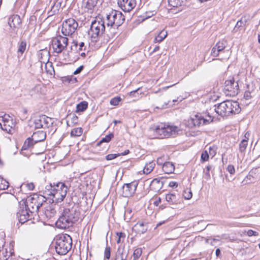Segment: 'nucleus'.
<instances>
[{"instance_id":"f257e3e1","label":"nucleus","mask_w":260,"mask_h":260,"mask_svg":"<svg viewBox=\"0 0 260 260\" xmlns=\"http://www.w3.org/2000/svg\"><path fill=\"white\" fill-rule=\"evenodd\" d=\"M63 208L60 215L56 221V226L62 229L72 226L78 220L79 216L76 206L68 204Z\"/></svg>"},{"instance_id":"f03ea898","label":"nucleus","mask_w":260,"mask_h":260,"mask_svg":"<svg viewBox=\"0 0 260 260\" xmlns=\"http://www.w3.org/2000/svg\"><path fill=\"white\" fill-rule=\"evenodd\" d=\"M68 188L62 182H58L52 186L48 185L45 187L44 193L52 197L53 202L58 203L61 202L66 197Z\"/></svg>"},{"instance_id":"7ed1b4c3","label":"nucleus","mask_w":260,"mask_h":260,"mask_svg":"<svg viewBox=\"0 0 260 260\" xmlns=\"http://www.w3.org/2000/svg\"><path fill=\"white\" fill-rule=\"evenodd\" d=\"M215 112L222 117L228 116L231 114L240 112V108L238 103L233 101H225L220 103L214 108Z\"/></svg>"},{"instance_id":"20e7f679","label":"nucleus","mask_w":260,"mask_h":260,"mask_svg":"<svg viewBox=\"0 0 260 260\" xmlns=\"http://www.w3.org/2000/svg\"><path fill=\"white\" fill-rule=\"evenodd\" d=\"M72 246V239L68 235H61L56 238L55 248L56 252L60 255H64L71 250Z\"/></svg>"},{"instance_id":"39448f33","label":"nucleus","mask_w":260,"mask_h":260,"mask_svg":"<svg viewBox=\"0 0 260 260\" xmlns=\"http://www.w3.org/2000/svg\"><path fill=\"white\" fill-rule=\"evenodd\" d=\"M105 30V21L100 17H96L95 20L92 22L89 35L92 41L96 42L100 36L102 35Z\"/></svg>"},{"instance_id":"423d86ee","label":"nucleus","mask_w":260,"mask_h":260,"mask_svg":"<svg viewBox=\"0 0 260 260\" xmlns=\"http://www.w3.org/2000/svg\"><path fill=\"white\" fill-rule=\"evenodd\" d=\"M106 20L108 26L118 27L123 23L125 17L121 12L112 10L109 14H107Z\"/></svg>"},{"instance_id":"0eeeda50","label":"nucleus","mask_w":260,"mask_h":260,"mask_svg":"<svg viewBox=\"0 0 260 260\" xmlns=\"http://www.w3.org/2000/svg\"><path fill=\"white\" fill-rule=\"evenodd\" d=\"M154 130L156 134L163 138L169 137L176 135L179 131V129L176 126L160 123L155 126Z\"/></svg>"},{"instance_id":"6e6552de","label":"nucleus","mask_w":260,"mask_h":260,"mask_svg":"<svg viewBox=\"0 0 260 260\" xmlns=\"http://www.w3.org/2000/svg\"><path fill=\"white\" fill-rule=\"evenodd\" d=\"M45 202V198L44 196L36 194L28 199L25 204L28 210L32 213L37 212Z\"/></svg>"},{"instance_id":"1a4fd4ad","label":"nucleus","mask_w":260,"mask_h":260,"mask_svg":"<svg viewBox=\"0 0 260 260\" xmlns=\"http://www.w3.org/2000/svg\"><path fill=\"white\" fill-rule=\"evenodd\" d=\"M46 136V133L43 131L34 133L31 138H28L24 142L22 149L26 150L31 148L35 143L44 141Z\"/></svg>"},{"instance_id":"9d476101","label":"nucleus","mask_w":260,"mask_h":260,"mask_svg":"<svg viewBox=\"0 0 260 260\" xmlns=\"http://www.w3.org/2000/svg\"><path fill=\"white\" fill-rule=\"evenodd\" d=\"M68 39L60 35L57 36L52 39V45L54 52L60 53L67 46Z\"/></svg>"},{"instance_id":"9b49d317","label":"nucleus","mask_w":260,"mask_h":260,"mask_svg":"<svg viewBox=\"0 0 260 260\" xmlns=\"http://www.w3.org/2000/svg\"><path fill=\"white\" fill-rule=\"evenodd\" d=\"M212 121L213 118L210 115H208V117L205 118L200 115H196L188 120L187 125L189 127H193L209 124Z\"/></svg>"},{"instance_id":"f8f14e48","label":"nucleus","mask_w":260,"mask_h":260,"mask_svg":"<svg viewBox=\"0 0 260 260\" xmlns=\"http://www.w3.org/2000/svg\"><path fill=\"white\" fill-rule=\"evenodd\" d=\"M78 23L73 18H69L63 22L61 27V32L68 36L72 35L78 27Z\"/></svg>"},{"instance_id":"ddd939ff","label":"nucleus","mask_w":260,"mask_h":260,"mask_svg":"<svg viewBox=\"0 0 260 260\" xmlns=\"http://www.w3.org/2000/svg\"><path fill=\"white\" fill-rule=\"evenodd\" d=\"M224 89L225 93L231 96H234L238 93L239 88L238 81L231 78L225 81Z\"/></svg>"},{"instance_id":"4468645a","label":"nucleus","mask_w":260,"mask_h":260,"mask_svg":"<svg viewBox=\"0 0 260 260\" xmlns=\"http://www.w3.org/2000/svg\"><path fill=\"white\" fill-rule=\"evenodd\" d=\"M15 123L13 119L8 115L0 116V127L8 133H11L14 130Z\"/></svg>"},{"instance_id":"2eb2a0df","label":"nucleus","mask_w":260,"mask_h":260,"mask_svg":"<svg viewBox=\"0 0 260 260\" xmlns=\"http://www.w3.org/2000/svg\"><path fill=\"white\" fill-rule=\"evenodd\" d=\"M34 126L36 128H46L51 127L53 124V119L45 115L36 117L34 120Z\"/></svg>"},{"instance_id":"dca6fc26","label":"nucleus","mask_w":260,"mask_h":260,"mask_svg":"<svg viewBox=\"0 0 260 260\" xmlns=\"http://www.w3.org/2000/svg\"><path fill=\"white\" fill-rule=\"evenodd\" d=\"M30 213H31L26 207L25 203L23 202L20 204L17 213L19 221L21 223H24L28 221L30 217Z\"/></svg>"},{"instance_id":"f3484780","label":"nucleus","mask_w":260,"mask_h":260,"mask_svg":"<svg viewBox=\"0 0 260 260\" xmlns=\"http://www.w3.org/2000/svg\"><path fill=\"white\" fill-rule=\"evenodd\" d=\"M138 182L137 181H133L129 183L125 184L122 188V194L124 197H131L135 192Z\"/></svg>"},{"instance_id":"a211bd4d","label":"nucleus","mask_w":260,"mask_h":260,"mask_svg":"<svg viewBox=\"0 0 260 260\" xmlns=\"http://www.w3.org/2000/svg\"><path fill=\"white\" fill-rule=\"evenodd\" d=\"M118 4L121 9L125 12H129L136 6V0H118Z\"/></svg>"},{"instance_id":"6ab92c4d","label":"nucleus","mask_w":260,"mask_h":260,"mask_svg":"<svg viewBox=\"0 0 260 260\" xmlns=\"http://www.w3.org/2000/svg\"><path fill=\"white\" fill-rule=\"evenodd\" d=\"M228 45V42L225 40L219 41L216 45L213 47L211 51L212 55L214 56H217L219 53L222 52Z\"/></svg>"},{"instance_id":"aec40b11","label":"nucleus","mask_w":260,"mask_h":260,"mask_svg":"<svg viewBox=\"0 0 260 260\" xmlns=\"http://www.w3.org/2000/svg\"><path fill=\"white\" fill-rule=\"evenodd\" d=\"M21 23V19L20 16L18 15H13L11 16L8 20V24L11 28L19 27Z\"/></svg>"},{"instance_id":"412c9836","label":"nucleus","mask_w":260,"mask_h":260,"mask_svg":"<svg viewBox=\"0 0 260 260\" xmlns=\"http://www.w3.org/2000/svg\"><path fill=\"white\" fill-rule=\"evenodd\" d=\"M56 210L54 205L52 204L47 205L45 207L44 211L45 216L49 219L53 217L56 214Z\"/></svg>"},{"instance_id":"4be33fe9","label":"nucleus","mask_w":260,"mask_h":260,"mask_svg":"<svg viewBox=\"0 0 260 260\" xmlns=\"http://www.w3.org/2000/svg\"><path fill=\"white\" fill-rule=\"evenodd\" d=\"M133 230L138 234H144L147 230V225L143 222H138L134 226Z\"/></svg>"},{"instance_id":"5701e85b","label":"nucleus","mask_w":260,"mask_h":260,"mask_svg":"<svg viewBox=\"0 0 260 260\" xmlns=\"http://www.w3.org/2000/svg\"><path fill=\"white\" fill-rule=\"evenodd\" d=\"M249 134L247 132L244 135V139H243L239 144V150L240 152L244 153L245 151L247 146L248 141L249 140Z\"/></svg>"},{"instance_id":"b1692460","label":"nucleus","mask_w":260,"mask_h":260,"mask_svg":"<svg viewBox=\"0 0 260 260\" xmlns=\"http://www.w3.org/2000/svg\"><path fill=\"white\" fill-rule=\"evenodd\" d=\"M163 183L157 178L154 179L150 184V188L151 190H154L155 192H157L162 187Z\"/></svg>"},{"instance_id":"393cba45","label":"nucleus","mask_w":260,"mask_h":260,"mask_svg":"<svg viewBox=\"0 0 260 260\" xmlns=\"http://www.w3.org/2000/svg\"><path fill=\"white\" fill-rule=\"evenodd\" d=\"M162 170L167 174H170L174 172L175 170V166L172 162H165L162 166Z\"/></svg>"},{"instance_id":"a878e982","label":"nucleus","mask_w":260,"mask_h":260,"mask_svg":"<svg viewBox=\"0 0 260 260\" xmlns=\"http://www.w3.org/2000/svg\"><path fill=\"white\" fill-rule=\"evenodd\" d=\"M166 200L170 205L177 204L178 202V197L173 193H169L166 196Z\"/></svg>"},{"instance_id":"bb28decb","label":"nucleus","mask_w":260,"mask_h":260,"mask_svg":"<svg viewBox=\"0 0 260 260\" xmlns=\"http://www.w3.org/2000/svg\"><path fill=\"white\" fill-rule=\"evenodd\" d=\"M247 22V19L246 17H242L239 20H238L235 26L234 30L237 31L239 29H241L242 27H244Z\"/></svg>"},{"instance_id":"cd10ccee","label":"nucleus","mask_w":260,"mask_h":260,"mask_svg":"<svg viewBox=\"0 0 260 260\" xmlns=\"http://www.w3.org/2000/svg\"><path fill=\"white\" fill-rule=\"evenodd\" d=\"M98 0H83L82 4L88 10L92 9L96 4Z\"/></svg>"},{"instance_id":"c85d7f7f","label":"nucleus","mask_w":260,"mask_h":260,"mask_svg":"<svg viewBox=\"0 0 260 260\" xmlns=\"http://www.w3.org/2000/svg\"><path fill=\"white\" fill-rule=\"evenodd\" d=\"M61 6V0H56L52 6L50 13L51 15L55 14L59 11Z\"/></svg>"},{"instance_id":"c756f323","label":"nucleus","mask_w":260,"mask_h":260,"mask_svg":"<svg viewBox=\"0 0 260 260\" xmlns=\"http://www.w3.org/2000/svg\"><path fill=\"white\" fill-rule=\"evenodd\" d=\"M168 33L165 30H161L159 34L155 38L154 43H160L167 36Z\"/></svg>"},{"instance_id":"7c9ffc66","label":"nucleus","mask_w":260,"mask_h":260,"mask_svg":"<svg viewBox=\"0 0 260 260\" xmlns=\"http://www.w3.org/2000/svg\"><path fill=\"white\" fill-rule=\"evenodd\" d=\"M155 167V163L153 161L146 164L143 169L144 174H148L151 173Z\"/></svg>"},{"instance_id":"2f4dec72","label":"nucleus","mask_w":260,"mask_h":260,"mask_svg":"<svg viewBox=\"0 0 260 260\" xmlns=\"http://www.w3.org/2000/svg\"><path fill=\"white\" fill-rule=\"evenodd\" d=\"M26 48V42L24 41H22L18 47V56L22 55V54L25 52Z\"/></svg>"},{"instance_id":"473e14b6","label":"nucleus","mask_w":260,"mask_h":260,"mask_svg":"<svg viewBox=\"0 0 260 260\" xmlns=\"http://www.w3.org/2000/svg\"><path fill=\"white\" fill-rule=\"evenodd\" d=\"M87 103L85 101L82 102L78 104L76 106V112H82L85 110L87 108Z\"/></svg>"},{"instance_id":"72a5a7b5","label":"nucleus","mask_w":260,"mask_h":260,"mask_svg":"<svg viewBox=\"0 0 260 260\" xmlns=\"http://www.w3.org/2000/svg\"><path fill=\"white\" fill-rule=\"evenodd\" d=\"M42 85L41 84H36L30 90V93L31 95L39 94L41 92Z\"/></svg>"},{"instance_id":"f704fd0d","label":"nucleus","mask_w":260,"mask_h":260,"mask_svg":"<svg viewBox=\"0 0 260 260\" xmlns=\"http://www.w3.org/2000/svg\"><path fill=\"white\" fill-rule=\"evenodd\" d=\"M83 133V130L81 127H76L73 128L71 132L72 137H79Z\"/></svg>"},{"instance_id":"c9c22d12","label":"nucleus","mask_w":260,"mask_h":260,"mask_svg":"<svg viewBox=\"0 0 260 260\" xmlns=\"http://www.w3.org/2000/svg\"><path fill=\"white\" fill-rule=\"evenodd\" d=\"M118 253L120 254V258L117 257L116 260H126L127 253L124 250V249L121 248L120 247L118 249Z\"/></svg>"},{"instance_id":"e433bc0d","label":"nucleus","mask_w":260,"mask_h":260,"mask_svg":"<svg viewBox=\"0 0 260 260\" xmlns=\"http://www.w3.org/2000/svg\"><path fill=\"white\" fill-rule=\"evenodd\" d=\"M185 0H168L169 5L173 7L181 6Z\"/></svg>"},{"instance_id":"4c0bfd02","label":"nucleus","mask_w":260,"mask_h":260,"mask_svg":"<svg viewBox=\"0 0 260 260\" xmlns=\"http://www.w3.org/2000/svg\"><path fill=\"white\" fill-rule=\"evenodd\" d=\"M205 149H207V152L211 157H213L216 154V147L215 146L206 147Z\"/></svg>"},{"instance_id":"58836bf2","label":"nucleus","mask_w":260,"mask_h":260,"mask_svg":"<svg viewBox=\"0 0 260 260\" xmlns=\"http://www.w3.org/2000/svg\"><path fill=\"white\" fill-rule=\"evenodd\" d=\"M9 186V183L0 176V190H5Z\"/></svg>"},{"instance_id":"ea45409f","label":"nucleus","mask_w":260,"mask_h":260,"mask_svg":"<svg viewBox=\"0 0 260 260\" xmlns=\"http://www.w3.org/2000/svg\"><path fill=\"white\" fill-rule=\"evenodd\" d=\"M114 135L111 133L108 135H106L105 137L103 138L99 143V145L103 143H108L109 142L112 138H113Z\"/></svg>"},{"instance_id":"a19ab883","label":"nucleus","mask_w":260,"mask_h":260,"mask_svg":"<svg viewBox=\"0 0 260 260\" xmlns=\"http://www.w3.org/2000/svg\"><path fill=\"white\" fill-rule=\"evenodd\" d=\"M142 250L141 248H138L136 249L133 253L134 260H138V259L141 255Z\"/></svg>"},{"instance_id":"79ce46f5","label":"nucleus","mask_w":260,"mask_h":260,"mask_svg":"<svg viewBox=\"0 0 260 260\" xmlns=\"http://www.w3.org/2000/svg\"><path fill=\"white\" fill-rule=\"evenodd\" d=\"M183 196L185 199L189 200L192 198V194L190 189H186L184 191Z\"/></svg>"},{"instance_id":"37998d69","label":"nucleus","mask_w":260,"mask_h":260,"mask_svg":"<svg viewBox=\"0 0 260 260\" xmlns=\"http://www.w3.org/2000/svg\"><path fill=\"white\" fill-rule=\"evenodd\" d=\"M117 235L118 236V238L116 240V242L117 243H120L121 242H123L124 239L125 237V235L124 233L120 232V233H117Z\"/></svg>"},{"instance_id":"c03bdc74","label":"nucleus","mask_w":260,"mask_h":260,"mask_svg":"<svg viewBox=\"0 0 260 260\" xmlns=\"http://www.w3.org/2000/svg\"><path fill=\"white\" fill-rule=\"evenodd\" d=\"M139 90H140V88H138L136 90L131 91L128 93V95L131 98H136L139 99Z\"/></svg>"},{"instance_id":"a18cd8bd","label":"nucleus","mask_w":260,"mask_h":260,"mask_svg":"<svg viewBox=\"0 0 260 260\" xmlns=\"http://www.w3.org/2000/svg\"><path fill=\"white\" fill-rule=\"evenodd\" d=\"M209 154L207 152V149H205L204 151H203L201 155V159L203 161H205L208 160L209 157Z\"/></svg>"},{"instance_id":"49530a36","label":"nucleus","mask_w":260,"mask_h":260,"mask_svg":"<svg viewBox=\"0 0 260 260\" xmlns=\"http://www.w3.org/2000/svg\"><path fill=\"white\" fill-rule=\"evenodd\" d=\"M121 99L120 97H115L112 99L110 101V104L112 105L117 106L118 105Z\"/></svg>"},{"instance_id":"de8ad7c7","label":"nucleus","mask_w":260,"mask_h":260,"mask_svg":"<svg viewBox=\"0 0 260 260\" xmlns=\"http://www.w3.org/2000/svg\"><path fill=\"white\" fill-rule=\"evenodd\" d=\"M247 89L246 90L249 91V92L253 95L254 94L255 87L252 83L249 84L247 86Z\"/></svg>"},{"instance_id":"09e8293b","label":"nucleus","mask_w":260,"mask_h":260,"mask_svg":"<svg viewBox=\"0 0 260 260\" xmlns=\"http://www.w3.org/2000/svg\"><path fill=\"white\" fill-rule=\"evenodd\" d=\"M120 156V154L119 153H117V154H108V155L106 156V159L107 160H112V159L116 158L117 156Z\"/></svg>"},{"instance_id":"8fccbe9b","label":"nucleus","mask_w":260,"mask_h":260,"mask_svg":"<svg viewBox=\"0 0 260 260\" xmlns=\"http://www.w3.org/2000/svg\"><path fill=\"white\" fill-rule=\"evenodd\" d=\"M227 171L229 172V173L233 175L235 173V169L233 165H228L227 169Z\"/></svg>"},{"instance_id":"3c124183","label":"nucleus","mask_w":260,"mask_h":260,"mask_svg":"<svg viewBox=\"0 0 260 260\" xmlns=\"http://www.w3.org/2000/svg\"><path fill=\"white\" fill-rule=\"evenodd\" d=\"M247 235L249 237L257 236L258 235V233L257 232L254 231L252 230H249L247 231Z\"/></svg>"},{"instance_id":"603ef678","label":"nucleus","mask_w":260,"mask_h":260,"mask_svg":"<svg viewBox=\"0 0 260 260\" xmlns=\"http://www.w3.org/2000/svg\"><path fill=\"white\" fill-rule=\"evenodd\" d=\"M212 168V167L211 165H209V166H207L206 168V172L205 173V175H206V178L208 179H209L210 177L209 171L211 170Z\"/></svg>"},{"instance_id":"864d4df0","label":"nucleus","mask_w":260,"mask_h":260,"mask_svg":"<svg viewBox=\"0 0 260 260\" xmlns=\"http://www.w3.org/2000/svg\"><path fill=\"white\" fill-rule=\"evenodd\" d=\"M254 95H253L249 92V91L248 90L245 91L244 95V97L246 100H249Z\"/></svg>"},{"instance_id":"5fc2aeb1","label":"nucleus","mask_w":260,"mask_h":260,"mask_svg":"<svg viewBox=\"0 0 260 260\" xmlns=\"http://www.w3.org/2000/svg\"><path fill=\"white\" fill-rule=\"evenodd\" d=\"M105 257L107 259H109L110 257V248L107 247L105 250Z\"/></svg>"},{"instance_id":"6e6d98bb","label":"nucleus","mask_w":260,"mask_h":260,"mask_svg":"<svg viewBox=\"0 0 260 260\" xmlns=\"http://www.w3.org/2000/svg\"><path fill=\"white\" fill-rule=\"evenodd\" d=\"M165 161V157L164 156H161V157H158L157 159V164L158 165H164V163L165 162H164Z\"/></svg>"},{"instance_id":"4d7b16f0","label":"nucleus","mask_w":260,"mask_h":260,"mask_svg":"<svg viewBox=\"0 0 260 260\" xmlns=\"http://www.w3.org/2000/svg\"><path fill=\"white\" fill-rule=\"evenodd\" d=\"M83 67L82 66L79 67L78 69H77L74 72V74L77 75L80 73L82 70Z\"/></svg>"},{"instance_id":"13d9d810","label":"nucleus","mask_w":260,"mask_h":260,"mask_svg":"<svg viewBox=\"0 0 260 260\" xmlns=\"http://www.w3.org/2000/svg\"><path fill=\"white\" fill-rule=\"evenodd\" d=\"M169 186L171 187H176L178 186L177 182L174 181H171L169 183Z\"/></svg>"},{"instance_id":"bf43d9fd","label":"nucleus","mask_w":260,"mask_h":260,"mask_svg":"<svg viewBox=\"0 0 260 260\" xmlns=\"http://www.w3.org/2000/svg\"><path fill=\"white\" fill-rule=\"evenodd\" d=\"M27 187L29 190H32L34 189L35 186L33 183H30L27 184Z\"/></svg>"},{"instance_id":"052dcab7","label":"nucleus","mask_w":260,"mask_h":260,"mask_svg":"<svg viewBox=\"0 0 260 260\" xmlns=\"http://www.w3.org/2000/svg\"><path fill=\"white\" fill-rule=\"evenodd\" d=\"M161 199L160 198H158L156 201L154 202V204L156 206H158V204L160 203Z\"/></svg>"},{"instance_id":"680f3d73","label":"nucleus","mask_w":260,"mask_h":260,"mask_svg":"<svg viewBox=\"0 0 260 260\" xmlns=\"http://www.w3.org/2000/svg\"><path fill=\"white\" fill-rule=\"evenodd\" d=\"M129 151L128 150H125L124 152L121 153H119L120 154V155H127L129 153Z\"/></svg>"},{"instance_id":"e2e57ef3","label":"nucleus","mask_w":260,"mask_h":260,"mask_svg":"<svg viewBox=\"0 0 260 260\" xmlns=\"http://www.w3.org/2000/svg\"><path fill=\"white\" fill-rule=\"evenodd\" d=\"M84 46V43L81 42L79 44V50H82L83 47Z\"/></svg>"},{"instance_id":"0e129e2a","label":"nucleus","mask_w":260,"mask_h":260,"mask_svg":"<svg viewBox=\"0 0 260 260\" xmlns=\"http://www.w3.org/2000/svg\"><path fill=\"white\" fill-rule=\"evenodd\" d=\"M224 52L226 53V57H225V59H228L230 56V52L229 50H226L224 51Z\"/></svg>"},{"instance_id":"69168bd1","label":"nucleus","mask_w":260,"mask_h":260,"mask_svg":"<svg viewBox=\"0 0 260 260\" xmlns=\"http://www.w3.org/2000/svg\"><path fill=\"white\" fill-rule=\"evenodd\" d=\"M220 254V250L219 248H217L216 250V255L217 256H219Z\"/></svg>"},{"instance_id":"338daca9","label":"nucleus","mask_w":260,"mask_h":260,"mask_svg":"<svg viewBox=\"0 0 260 260\" xmlns=\"http://www.w3.org/2000/svg\"><path fill=\"white\" fill-rule=\"evenodd\" d=\"M159 49V47L158 46H156L153 49V52H156L158 51Z\"/></svg>"},{"instance_id":"774afa93","label":"nucleus","mask_w":260,"mask_h":260,"mask_svg":"<svg viewBox=\"0 0 260 260\" xmlns=\"http://www.w3.org/2000/svg\"><path fill=\"white\" fill-rule=\"evenodd\" d=\"M174 84L172 85H170V86H166V87H162L161 90H166L168 88H169V87H172L174 85Z\"/></svg>"}]
</instances>
